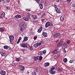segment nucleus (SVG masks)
Returning <instances> with one entry per match:
<instances>
[{
	"mask_svg": "<svg viewBox=\"0 0 75 75\" xmlns=\"http://www.w3.org/2000/svg\"><path fill=\"white\" fill-rule=\"evenodd\" d=\"M20 29L21 32H23L25 28H26V25L25 23H21L20 24Z\"/></svg>",
	"mask_w": 75,
	"mask_h": 75,
	"instance_id": "obj_1",
	"label": "nucleus"
},
{
	"mask_svg": "<svg viewBox=\"0 0 75 75\" xmlns=\"http://www.w3.org/2000/svg\"><path fill=\"white\" fill-rule=\"evenodd\" d=\"M52 24L50 22L48 21L46 23L45 27L46 28H47V27H48L49 26H52Z\"/></svg>",
	"mask_w": 75,
	"mask_h": 75,
	"instance_id": "obj_2",
	"label": "nucleus"
},
{
	"mask_svg": "<svg viewBox=\"0 0 75 75\" xmlns=\"http://www.w3.org/2000/svg\"><path fill=\"white\" fill-rule=\"evenodd\" d=\"M54 7L55 8L56 11L57 13H58V14H60L61 13V11H60V10L58 9V8L57 7V5H54Z\"/></svg>",
	"mask_w": 75,
	"mask_h": 75,
	"instance_id": "obj_3",
	"label": "nucleus"
},
{
	"mask_svg": "<svg viewBox=\"0 0 75 75\" xmlns=\"http://www.w3.org/2000/svg\"><path fill=\"white\" fill-rule=\"evenodd\" d=\"M60 35H61V33H58L54 34L53 36L54 38H58V37H59Z\"/></svg>",
	"mask_w": 75,
	"mask_h": 75,
	"instance_id": "obj_4",
	"label": "nucleus"
},
{
	"mask_svg": "<svg viewBox=\"0 0 75 75\" xmlns=\"http://www.w3.org/2000/svg\"><path fill=\"white\" fill-rule=\"evenodd\" d=\"M9 41L11 44V42L13 41L14 40V36L13 35H10L9 37Z\"/></svg>",
	"mask_w": 75,
	"mask_h": 75,
	"instance_id": "obj_5",
	"label": "nucleus"
},
{
	"mask_svg": "<svg viewBox=\"0 0 75 75\" xmlns=\"http://www.w3.org/2000/svg\"><path fill=\"white\" fill-rule=\"evenodd\" d=\"M58 49H55V50H53L52 52V54H57L58 53Z\"/></svg>",
	"mask_w": 75,
	"mask_h": 75,
	"instance_id": "obj_6",
	"label": "nucleus"
},
{
	"mask_svg": "<svg viewBox=\"0 0 75 75\" xmlns=\"http://www.w3.org/2000/svg\"><path fill=\"white\" fill-rule=\"evenodd\" d=\"M21 47L23 48H27V44L26 43L22 44L21 45Z\"/></svg>",
	"mask_w": 75,
	"mask_h": 75,
	"instance_id": "obj_7",
	"label": "nucleus"
},
{
	"mask_svg": "<svg viewBox=\"0 0 75 75\" xmlns=\"http://www.w3.org/2000/svg\"><path fill=\"white\" fill-rule=\"evenodd\" d=\"M41 43L40 42H38L34 45V47L35 48H37V47H39Z\"/></svg>",
	"mask_w": 75,
	"mask_h": 75,
	"instance_id": "obj_8",
	"label": "nucleus"
},
{
	"mask_svg": "<svg viewBox=\"0 0 75 75\" xmlns=\"http://www.w3.org/2000/svg\"><path fill=\"white\" fill-rule=\"evenodd\" d=\"M67 44L65 43H64L62 46V48L63 50H65V49L67 48Z\"/></svg>",
	"mask_w": 75,
	"mask_h": 75,
	"instance_id": "obj_9",
	"label": "nucleus"
},
{
	"mask_svg": "<svg viewBox=\"0 0 75 75\" xmlns=\"http://www.w3.org/2000/svg\"><path fill=\"white\" fill-rule=\"evenodd\" d=\"M63 44V43L61 42H60L58 43L57 45V47H61L62 45Z\"/></svg>",
	"mask_w": 75,
	"mask_h": 75,
	"instance_id": "obj_10",
	"label": "nucleus"
},
{
	"mask_svg": "<svg viewBox=\"0 0 75 75\" xmlns=\"http://www.w3.org/2000/svg\"><path fill=\"white\" fill-rule=\"evenodd\" d=\"M19 67H20L21 71H24L25 68L22 65L19 66Z\"/></svg>",
	"mask_w": 75,
	"mask_h": 75,
	"instance_id": "obj_11",
	"label": "nucleus"
},
{
	"mask_svg": "<svg viewBox=\"0 0 75 75\" xmlns=\"http://www.w3.org/2000/svg\"><path fill=\"white\" fill-rule=\"evenodd\" d=\"M28 37H27V36L25 37L23 39V40L22 41L23 42L27 41V40H28Z\"/></svg>",
	"mask_w": 75,
	"mask_h": 75,
	"instance_id": "obj_12",
	"label": "nucleus"
},
{
	"mask_svg": "<svg viewBox=\"0 0 75 75\" xmlns=\"http://www.w3.org/2000/svg\"><path fill=\"white\" fill-rule=\"evenodd\" d=\"M32 17L34 20H36V19H37L38 17L37 16L35 15H31Z\"/></svg>",
	"mask_w": 75,
	"mask_h": 75,
	"instance_id": "obj_13",
	"label": "nucleus"
},
{
	"mask_svg": "<svg viewBox=\"0 0 75 75\" xmlns=\"http://www.w3.org/2000/svg\"><path fill=\"white\" fill-rule=\"evenodd\" d=\"M49 72L51 74H52V75H54V74H55V71L53 70H50L49 71Z\"/></svg>",
	"mask_w": 75,
	"mask_h": 75,
	"instance_id": "obj_14",
	"label": "nucleus"
},
{
	"mask_svg": "<svg viewBox=\"0 0 75 75\" xmlns=\"http://www.w3.org/2000/svg\"><path fill=\"white\" fill-rule=\"evenodd\" d=\"M42 30V27L41 26L40 28H39L38 30V33H41Z\"/></svg>",
	"mask_w": 75,
	"mask_h": 75,
	"instance_id": "obj_15",
	"label": "nucleus"
},
{
	"mask_svg": "<svg viewBox=\"0 0 75 75\" xmlns=\"http://www.w3.org/2000/svg\"><path fill=\"white\" fill-rule=\"evenodd\" d=\"M15 17L16 18H21V16L18 14L16 15Z\"/></svg>",
	"mask_w": 75,
	"mask_h": 75,
	"instance_id": "obj_16",
	"label": "nucleus"
},
{
	"mask_svg": "<svg viewBox=\"0 0 75 75\" xmlns=\"http://www.w3.org/2000/svg\"><path fill=\"white\" fill-rule=\"evenodd\" d=\"M42 34L44 36V37H47V33L44 32L42 33Z\"/></svg>",
	"mask_w": 75,
	"mask_h": 75,
	"instance_id": "obj_17",
	"label": "nucleus"
},
{
	"mask_svg": "<svg viewBox=\"0 0 75 75\" xmlns=\"http://www.w3.org/2000/svg\"><path fill=\"white\" fill-rule=\"evenodd\" d=\"M5 28L4 27H2L0 28V31L1 33H3L4 31Z\"/></svg>",
	"mask_w": 75,
	"mask_h": 75,
	"instance_id": "obj_18",
	"label": "nucleus"
},
{
	"mask_svg": "<svg viewBox=\"0 0 75 75\" xmlns=\"http://www.w3.org/2000/svg\"><path fill=\"white\" fill-rule=\"evenodd\" d=\"M5 16V13L4 12L2 13V14L1 16L0 17V18H3Z\"/></svg>",
	"mask_w": 75,
	"mask_h": 75,
	"instance_id": "obj_19",
	"label": "nucleus"
},
{
	"mask_svg": "<svg viewBox=\"0 0 75 75\" xmlns=\"http://www.w3.org/2000/svg\"><path fill=\"white\" fill-rule=\"evenodd\" d=\"M1 75H6V71H4L2 70L1 72Z\"/></svg>",
	"mask_w": 75,
	"mask_h": 75,
	"instance_id": "obj_20",
	"label": "nucleus"
},
{
	"mask_svg": "<svg viewBox=\"0 0 75 75\" xmlns=\"http://www.w3.org/2000/svg\"><path fill=\"white\" fill-rule=\"evenodd\" d=\"M50 65V63L48 62L45 63L44 64L45 67H48Z\"/></svg>",
	"mask_w": 75,
	"mask_h": 75,
	"instance_id": "obj_21",
	"label": "nucleus"
},
{
	"mask_svg": "<svg viewBox=\"0 0 75 75\" xmlns=\"http://www.w3.org/2000/svg\"><path fill=\"white\" fill-rule=\"evenodd\" d=\"M38 58H39V56L36 57L34 58V59L35 61H37L39 59Z\"/></svg>",
	"mask_w": 75,
	"mask_h": 75,
	"instance_id": "obj_22",
	"label": "nucleus"
},
{
	"mask_svg": "<svg viewBox=\"0 0 75 75\" xmlns=\"http://www.w3.org/2000/svg\"><path fill=\"white\" fill-rule=\"evenodd\" d=\"M4 49H5L6 50H7V49H8V48H9V47H8L6 45H5L4 46Z\"/></svg>",
	"mask_w": 75,
	"mask_h": 75,
	"instance_id": "obj_23",
	"label": "nucleus"
},
{
	"mask_svg": "<svg viewBox=\"0 0 75 75\" xmlns=\"http://www.w3.org/2000/svg\"><path fill=\"white\" fill-rule=\"evenodd\" d=\"M23 20H25V21H28V19L27 18L24 17L23 18Z\"/></svg>",
	"mask_w": 75,
	"mask_h": 75,
	"instance_id": "obj_24",
	"label": "nucleus"
},
{
	"mask_svg": "<svg viewBox=\"0 0 75 75\" xmlns=\"http://www.w3.org/2000/svg\"><path fill=\"white\" fill-rule=\"evenodd\" d=\"M40 9H42L43 8V6L42 4H40Z\"/></svg>",
	"mask_w": 75,
	"mask_h": 75,
	"instance_id": "obj_25",
	"label": "nucleus"
},
{
	"mask_svg": "<svg viewBox=\"0 0 75 75\" xmlns=\"http://www.w3.org/2000/svg\"><path fill=\"white\" fill-rule=\"evenodd\" d=\"M1 54L3 57H5V53L1 52Z\"/></svg>",
	"mask_w": 75,
	"mask_h": 75,
	"instance_id": "obj_26",
	"label": "nucleus"
},
{
	"mask_svg": "<svg viewBox=\"0 0 75 75\" xmlns=\"http://www.w3.org/2000/svg\"><path fill=\"white\" fill-rule=\"evenodd\" d=\"M63 61L64 62H67V61H68V60L66 58H65L63 60Z\"/></svg>",
	"mask_w": 75,
	"mask_h": 75,
	"instance_id": "obj_27",
	"label": "nucleus"
},
{
	"mask_svg": "<svg viewBox=\"0 0 75 75\" xmlns=\"http://www.w3.org/2000/svg\"><path fill=\"white\" fill-rule=\"evenodd\" d=\"M38 54L39 55H43V52H42V51L39 52Z\"/></svg>",
	"mask_w": 75,
	"mask_h": 75,
	"instance_id": "obj_28",
	"label": "nucleus"
},
{
	"mask_svg": "<svg viewBox=\"0 0 75 75\" xmlns=\"http://www.w3.org/2000/svg\"><path fill=\"white\" fill-rule=\"evenodd\" d=\"M29 49L33 51V47L31 46L29 47Z\"/></svg>",
	"mask_w": 75,
	"mask_h": 75,
	"instance_id": "obj_29",
	"label": "nucleus"
},
{
	"mask_svg": "<svg viewBox=\"0 0 75 75\" xmlns=\"http://www.w3.org/2000/svg\"><path fill=\"white\" fill-rule=\"evenodd\" d=\"M60 21H62V20H64V18L63 17L61 16L60 17Z\"/></svg>",
	"mask_w": 75,
	"mask_h": 75,
	"instance_id": "obj_30",
	"label": "nucleus"
},
{
	"mask_svg": "<svg viewBox=\"0 0 75 75\" xmlns=\"http://www.w3.org/2000/svg\"><path fill=\"white\" fill-rule=\"evenodd\" d=\"M67 43L68 44H70V43H71V41H70L69 40H67Z\"/></svg>",
	"mask_w": 75,
	"mask_h": 75,
	"instance_id": "obj_31",
	"label": "nucleus"
},
{
	"mask_svg": "<svg viewBox=\"0 0 75 75\" xmlns=\"http://www.w3.org/2000/svg\"><path fill=\"white\" fill-rule=\"evenodd\" d=\"M45 18H42L41 19V21H42V22H43V23H44V22H45Z\"/></svg>",
	"mask_w": 75,
	"mask_h": 75,
	"instance_id": "obj_32",
	"label": "nucleus"
},
{
	"mask_svg": "<svg viewBox=\"0 0 75 75\" xmlns=\"http://www.w3.org/2000/svg\"><path fill=\"white\" fill-rule=\"evenodd\" d=\"M71 0H67V3H70V2H71Z\"/></svg>",
	"mask_w": 75,
	"mask_h": 75,
	"instance_id": "obj_33",
	"label": "nucleus"
},
{
	"mask_svg": "<svg viewBox=\"0 0 75 75\" xmlns=\"http://www.w3.org/2000/svg\"><path fill=\"white\" fill-rule=\"evenodd\" d=\"M20 58H16V61H17L18 62H19L20 61Z\"/></svg>",
	"mask_w": 75,
	"mask_h": 75,
	"instance_id": "obj_34",
	"label": "nucleus"
},
{
	"mask_svg": "<svg viewBox=\"0 0 75 75\" xmlns=\"http://www.w3.org/2000/svg\"><path fill=\"white\" fill-rule=\"evenodd\" d=\"M39 59L40 60H42V56L39 57Z\"/></svg>",
	"mask_w": 75,
	"mask_h": 75,
	"instance_id": "obj_35",
	"label": "nucleus"
},
{
	"mask_svg": "<svg viewBox=\"0 0 75 75\" xmlns=\"http://www.w3.org/2000/svg\"><path fill=\"white\" fill-rule=\"evenodd\" d=\"M45 15V13H43L42 15L41 16V17H44Z\"/></svg>",
	"mask_w": 75,
	"mask_h": 75,
	"instance_id": "obj_36",
	"label": "nucleus"
},
{
	"mask_svg": "<svg viewBox=\"0 0 75 75\" xmlns=\"http://www.w3.org/2000/svg\"><path fill=\"white\" fill-rule=\"evenodd\" d=\"M72 6L73 7H75V2L73 3Z\"/></svg>",
	"mask_w": 75,
	"mask_h": 75,
	"instance_id": "obj_37",
	"label": "nucleus"
},
{
	"mask_svg": "<svg viewBox=\"0 0 75 75\" xmlns=\"http://www.w3.org/2000/svg\"><path fill=\"white\" fill-rule=\"evenodd\" d=\"M32 74L33 75H37V73L35 72H33L32 73Z\"/></svg>",
	"mask_w": 75,
	"mask_h": 75,
	"instance_id": "obj_38",
	"label": "nucleus"
},
{
	"mask_svg": "<svg viewBox=\"0 0 75 75\" xmlns=\"http://www.w3.org/2000/svg\"><path fill=\"white\" fill-rule=\"evenodd\" d=\"M9 9V7L8 6H6V10H8Z\"/></svg>",
	"mask_w": 75,
	"mask_h": 75,
	"instance_id": "obj_39",
	"label": "nucleus"
},
{
	"mask_svg": "<svg viewBox=\"0 0 75 75\" xmlns=\"http://www.w3.org/2000/svg\"><path fill=\"white\" fill-rule=\"evenodd\" d=\"M54 69H55V68L54 67H52L51 68L50 70L53 71V70H54Z\"/></svg>",
	"mask_w": 75,
	"mask_h": 75,
	"instance_id": "obj_40",
	"label": "nucleus"
},
{
	"mask_svg": "<svg viewBox=\"0 0 75 75\" xmlns=\"http://www.w3.org/2000/svg\"><path fill=\"white\" fill-rule=\"evenodd\" d=\"M43 54H45L46 53V50H44L43 51H42Z\"/></svg>",
	"mask_w": 75,
	"mask_h": 75,
	"instance_id": "obj_41",
	"label": "nucleus"
},
{
	"mask_svg": "<svg viewBox=\"0 0 75 75\" xmlns=\"http://www.w3.org/2000/svg\"><path fill=\"white\" fill-rule=\"evenodd\" d=\"M22 39V38H21V37H20L19 38V39H18V40L19 41H20V40H21Z\"/></svg>",
	"mask_w": 75,
	"mask_h": 75,
	"instance_id": "obj_42",
	"label": "nucleus"
},
{
	"mask_svg": "<svg viewBox=\"0 0 75 75\" xmlns=\"http://www.w3.org/2000/svg\"><path fill=\"white\" fill-rule=\"evenodd\" d=\"M37 38V36H35L34 38V39L35 40Z\"/></svg>",
	"mask_w": 75,
	"mask_h": 75,
	"instance_id": "obj_43",
	"label": "nucleus"
},
{
	"mask_svg": "<svg viewBox=\"0 0 75 75\" xmlns=\"http://www.w3.org/2000/svg\"><path fill=\"white\" fill-rule=\"evenodd\" d=\"M27 17H28V19H29V18H30V16L29 15H28L27 16Z\"/></svg>",
	"mask_w": 75,
	"mask_h": 75,
	"instance_id": "obj_44",
	"label": "nucleus"
},
{
	"mask_svg": "<svg viewBox=\"0 0 75 75\" xmlns=\"http://www.w3.org/2000/svg\"><path fill=\"white\" fill-rule=\"evenodd\" d=\"M40 43L41 44H41H44V41H42L40 42Z\"/></svg>",
	"mask_w": 75,
	"mask_h": 75,
	"instance_id": "obj_45",
	"label": "nucleus"
},
{
	"mask_svg": "<svg viewBox=\"0 0 75 75\" xmlns=\"http://www.w3.org/2000/svg\"><path fill=\"white\" fill-rule=\"evenodd\" d=\"M21 51H22L23 52H24V51H25V49H22L21 50Z\"/></svg>",
	"mask_w": 75,
	"mask_h": 75,
	"instance_id": "obj_46",
	"label": "nucleus"
},
{
	"mask_svg": "<svg viewBox=\"0 0 75 75\" xmlns=\"http://www.w3.org/2000/svg\"><path fill=\"white\" fill-rule=\"evenodd\" d=\"M73 62V61H72V60H71L70 61H69V62L70 63H72Z\"/></svg>",
	"mask_w": 75,
	"mask_h": 75,
	"instance_id": "obj_47",
	"label": "nucleus"
},
{
	"mask_svg": "<svg viewBox=\"0 0 75 75\" xmlns=\"http://www.w3.org/2000/svg\"><path fill=\"white\" fill-rule=\"evenodd\" d=\"M6 1L7 3H9L10 2V0H6Z\"/></svg>",
	"mask_w": 75,
	"mask_h": 75,
	"instance_id": "obj_48",
	"label": "nucleus"
},
{
	"mask_svg": "<svg viewBox=\"0 0 75 75\" xmlns=\"http://www.w3.org/2000/svg\"><path fill=\"white\" fill-rule=\"evenodd\" d=\"M40 0H36V1L37 2V3H38L39 1H40Z\"/></svg>",
	"mask_w": 75,
	"mask_h": 75,
	"instance_id": "obj_49",
	"label": "nucleus"
},
{
	"mask_svg": "<svg viewBox=\"0 0 75 75\" xmlns=\"http://www.w3.org/2000/svg\"><path fill=\"white\" fill-rule=\"evenodd\" d=\"M3 3H6V1H4L2 2Z\"/></svg>",
	"mask_w": 75,
	"mask_h": 75,
	"instance_id": "obj_50",
	"label": "nucleus"
},
{
	"mask_svg": "<svg viewBox=\"0 0 75 75\" xmlns=\"http://www.w3.org/2000/svg\"><path fill=\"white\" fill-rule=\"evenodd\" d=\"M28 11H30V9L29 8H28Z\"/></svg>",
	"mask_w": 75,
	"mask_h": 75,
	"instance_id": "obj_51",
	"label": "nucleus"
},
{
	"mask_svg": "<svg viewBox=\"0 0 75 75\" xmlns=\"http://www.w3.org/2000/svg\"><path fill=\"white\" fill-rule=\"evenodd\" d=\"M19 42H20V41H19L18 40V41L17 42V44H19Z\"/></svg>",
	"mask_w": 75,
	"mask_h": 75,
	"instance_id": "obj_52",
	"label": "nucleus"
},
{
	"mask_svg": "<svg viewBox=\"0 0 75 75\" xmlns=\"http://www.w3.org/2000/svg\"><path fill=\"white\" fill-rule=\"evenodd\" d=\"M59 41V40H56V42H58Z\"/></svg>",
	"mask_w": 75,
	"mask_h": 75,
	"instance_id": "obj_53",
	"label": "nucleus"
},
{
	"mask_svg": "<svg viewBox=\"0 0 75 75\" xmlns=\"http://www.w3.org/2000/svg\"><path fill=\"white\" fill-rule=\"evenodd\" d=\"M64 52L65 53L67 52V51H66V50H64Z\"/></svg>",
	"mask_w": 75,
	"mask_h": 75,
	"instance_id": "obj_54",
	"label": "nucleus"
},
{
	"mask_svg": "<svg viewBox=\"0 0 75 75\" xmlns=\"http://www.w3.org/2000/svg\"><path fill=\"white\" fill-rule=\"evenodd\" d=\"M25 10H26V11H28V9H25Z\"/></svg>",
	"mask_w": 75,
	"mask_h": 75,
	"instance_id": "obj_55",
	"label": "nucleus"
},
{
	"mask_svg": "<svg viewBox=\"0 0 75 75\" xmlns=\"http://www.w3.org/2000/svg\"><path fill=\"white\" fill-rule=\"evenodd\" d=\"M42 18H45V17H44V16H43V17H42Z\"/></svg>",
	"mask_w": 75,
	"mask_h": 75,
	"instance_id": "obj_56",
	"label": "nucleus"
},
{
	"mask_svg": "<svg viewBox=\"0 0 75 75\" xmlns=\"http://www.w3.org/2000/svg\"><path fill=\"white\" fill-rule=\"evenodd\" d=\"M57 2H59V0H56Z\"/></svg>",
	"mask_w": 75,
	"mask_h": 75,
	"instance_id": "obj_57",
	"label": "nucleus"
},
{
	"mask_svg": "<svg viewBox=\"0 0 75 75\" xmlns=\"http://www.w3.org/2000/svg\"><path fill=\"white\" fill-rule=\"evenodd\" d=\"M4 0H1V1H4Z\"/></svg>",
	"mask_w": 75,
	"mask_h": 75,
	"instance_id": "obj_58",
	"label": "nucleus"
},
{
	"mask_svg": "<svg viewBox=\"0 0 75 75\" xmlns=\"http://www.w3.org/2000/svg\"><path fill=\"white\" fill-rule=\"evenodd\" d=\"M1 0H0V3H1Z\"/></svg>",
	"mask_w": 75,
	"mask_h": 75,
	"instance_id": "obj_59",
	"label": "nucleus"
},
{
	"mask_svg": "<svg viewBox=\"0 0 75 75\" xmlns=\"http://www.w3.org/2000/svg\"><path fill=\"white\" fill-rule=\"evenodd\" d=\"M74 10H75V8H74Z\"/></svg>",
	"mask_w": 75,
	"mask_h": 75,
	"instance_id": "obj_60",
	"label": "nucleus"
}]
</instances>
